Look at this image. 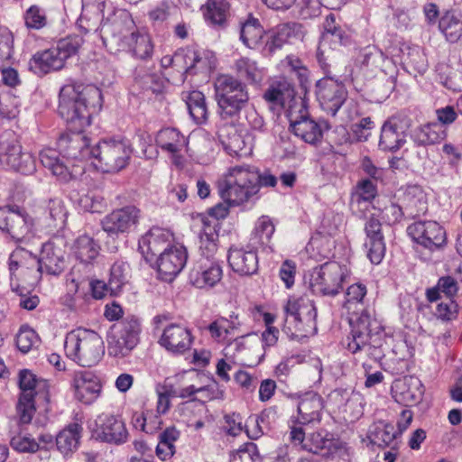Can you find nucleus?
I'll return each mask as SVG.
<instances>
[{"instance_id": "1", "label": "nucleus", "mask_w": 462, "mask_h": 462, "mask_svg": "<svg viewBox=\"0 0 462 462\" xmlns=\"http://www.w3.org/2000/svg\"><path fill=\"white\" fill-rule=\"evenodd\" d=\"M365 295L366 287L361 283L352 284L346 290L344 308L350 315L351 327L346 348L352 354L365 353L368 357L378 360L383 356L378 337L380 325L362 308Z\"/></svg>"}, {"instance_id": "2", "label": "nucleus", "mask_w": 462, "mask_h": 462, "mask_svg": "<svg viewBox=\"0 0 462 462\" xmlns=\"http://www.w3.org/2000/svg\"><path fill=\"white\" fill-rule=\"evenodd\" d=\"M100 35L112 54L130 51L135 58L148 60L153 53V45L147 33L138 32L131 15L118 11L101 23Z\"/></svg>"}, {"instance_id": "3", "label": "nucleus", "mask_w": 462, "mask_h": 462, "mask_svg": "<svg viewBox=\"0 0 462 462\" xmlns=\"http://www.w3.org/2000/svg\"><path fill=\"white\" fill-rule=\"evenodd\" d=\"M57 145L60 151L44 148L40 152L39 159L60 181L69 182L83 171L79 165L73 164L71 160L92 159L93 146H90L89 139L81 131L74 129L71 133L62 134Z\"/></svg>"}, {"instance_id": "4", "label": "nucleus", "mask_w": 462, "mask_h": 462, "mask_svg": "<svg viewBox=\"0 0 462 462\" xmlns=\"http://www.w3.org/2000/svg\"><path fill=\"white\" fill-rule=\"evenodd\" d=\"M277 178L270 171L260 172L259 169L247 164L228 169L217 181L220 198L230 206H241L254 199L261 187H275Z\"/></svg>"}, {"instance_id": "5", "label": "nucleus", "mask_w": 462, "mask_h": 462, "mask_svg": "<svg viewBox=\"0 0 462 462\" xmlns=\"http://www.w3.org/2000/svg\"><path fill=\"white\" fill-rule=\"evenodd\" d=\"M100 99L101 92L94 86L66 85L60 91L58 113L71 129L81 131L90 125L91 108Z\"/></svg>"}, {"instance_id": "6", "label": "nucleus", "mask_w": 462, "mask_h": 462, "mask_svg": "<svg viewBox=\"0 0 462 462\" xmlns=\"http://www.w3.org/2000/svg\"><path fill=\"white\" fill-rule=\"evenodd\" d=\"M64 350L69 359L83 367H90L99 362L105 353V346L98 333L77 328L66 335Z\"/></svg>"}, {"instance_id": "7", "label": "nucleus", "mask_w": 462, "mask_h": 462, "mask_svg": "<svg viewBox=\"0 0 462 462\" xmlns=\"http://www.w3.org/2000/svg\"><path fill=\"white\" fill-rule=\"evenodd\" d=\"M83 42V38L79 35L60 39L55 45L39 51L32 57L29 61L31 70L42 76L61 69L66 60L78 53Z\"/></svg>"}, {"instance_id": "8", "label": "nucleus", "mask_w": 462, "mask_h": 462, "mask_svg": "<svg viewBox=\"0 0 462 462\" xmlns=\"http://www.w3.org/2000/svg\"><path fill=\"white\" fill-rule=\"evenodd\" d=\"M284 311L283 331L291 338L308 337L317 332V310L309 298H290Z\"/></svg>"}, {"instance_id": "9", "label": "nucleus", "mask_w": 462, "mask_h": 462, "mask_svg": "<svg viewBox=\"0 0 462 462\" xmlns=\"http://www.w3.org/2000/svg\"><path fill=\"white\" fill-rule=\"evenodd\" d=\"M215 97L222 118L237 116L249 101L247 87L231 75H220L214 82Z\"/></svg>"}, {"instance_id": "10", "label": "nucleus", "mask_w": 462, "mask_h": 462, "mask_svg": "<svg viewBox=\"0 0 462 462\" xmlns=\"http://www.w3.org/2000/svg\"><path fill=\"white\" fill-rule=\"evenodd\" d=\"M21 395L17 403V412L21 422L29 423L35 411V399L49 402V382L38 378L28 369L19 373Z\"/></svg>"}, {"instance_id": "11", "label": "nucleus", "mask_w": 462, "mask_h": 462, "mask_svg": "<svg viewBox=\"0 0 462 462\" xmlns=\"http://www.w3.org/2000/svg\"><path fill=\"white\" fill-rule=\"evenodd\" d=\"M348 274L346 265L329 261L313 268L305 275V279H308L309 286L314 293L335 296L342 290Z\"/></svg>"}, {"instance_id": "12", "label": "nucleus", "mask_w": 462, "mask_h": 462, "mask_svg": "<svg viewBox=\"0 0 462 462\" xmlns=\"http://www.w3.org/2000/svg\"><path fill=\"white\" fill-rule=\"evenodd\" d=\"M140 321L129 316L111 326L107 334L108 355L123 358L131 354L139 343Z\"/></svg>"}, {"instance_id": "13", "label": "nucleus", "mask_w": 462, "mask_h": 462, "mask_svg": "<svg viewBox=\"0 0 462 462\" xmlns=\"http://www.w3.org/2000/svg\"><path fill=\"white\" fill-rule=\"evenodd\" d=\"M131 152L125 141H103L93 146L92 159L98 161L104 171H118L126 166Z\"/></svg>"}, {"instance_id": "14", "label": "nucleus", "mask_w": 462, "mask_h": 462, "mask_svg": "<svg viewBox=\"0 0 462 462\" xmlns=\"http://www.w3.org/2000/svg\"><path fill=\"white\" fill-rule=\"evenodd\" d=\"M0 164L22 174H31L35 171L33 157L23 152L22 147L13 133H5L0 143Z\"/></svg>"}, {"instance_id": "15", "label": "nucleus", "mask_w": 462, "mask_h": 462, "mask_svg": "<svg viewBox=\"0 0 462 462\" xmlns=\"http://www.w3.org/2000/svg\"><path fill=\"white\" fill-rule=\"evenodd\" d=\"M319 105L327 114L335 116L347 98V91L338 79L328 76L319 79L316 85Z\"/></svg>"}, {"instance_id": "16", "label": "nucleus", "mask_w": 462, "mask_h": 462, "mask_svg": "<svg viewBox=\"0 0 462 462\" xmlns=\"http://www.w3.org/2000/svg\"><path fill=\"white\" fill-rule=\"evenodd\" d=\"M141 218V210L133 205L113 210L101 220L102 229L110 236L131 232Z\"/></svg>"}, {"instance_id": "17", "label": "nucleus", "mask_w": 462, "mask_h": 462, "mask_svg": "<svg viewBox=\"0 0 462 462\" xmlns=\"http://www.w3.org/2000/svg\"><path fill=\"white\" fill-rule=\"evenodd\" d=\"M291 131L304 142L315 144L322 138L323 128H328L326 122L318 123L311 119L306 108L301 106L299 114L291 107L288 113Z\"/></svg>"}, {"instance_id": "18", "label": "nucleus", "mask_w": 462, "mask_h": 462, "mask_svg": "<svg viewBox=\"0 0 462 462\" xmlns=\"http://www.w3.org/2000/svg\"><path fill=\"white\" fill-rule=\"evenodd\" d=\"M407 233L414 242L431 252L446 244V231L436 221H416L407 227Z\"/></svg>"}, {"instance_id": "19", "label": "nucleus", "mask_w": 462, "mask_h": 462, "mask_svg": "<svg viewBox=\"0 0 462 462\" xmlns=\"http://www.w3.org/2000/svg\"><path fill=\"white\" fill-rule=\"evenodd\" d=\"M306 443L303 446V450L331 457L332 459L341 458L343 462H350L349 449L346 443L332 438L329 433L321 431L311 433L307 437Z\"/></svg>"}, {"instance_id": "20", "label": "nucleus", "mask_w": 462, "mask_h": 462, "mask_svg": "<svg viewBox=\"0 0 462 462\" xmlns=\"http://www.w3.org/2000/svg\"><path fill=\"white\" fill-rule=\"evenodd\" d=\"M93 437L102 442L122 445L128 439V430L122 419L112 414H102L95 420V426L89 427Z\"/></svg>"}, {"instance_id": "21", "label": "nucleus", "mask_w": 462, "mask_h": 462, "mask_svg": "<svg viewBox=\"0 0 462 462\" xmlns=\"http://www.w3.org/2000/svg\"><path fill=\"white\" fill-rule=\"evenodd\" d=\"M0 229L22 243L31 230L30 217L18 206L0 207Z\"/></svg>"}, {"instance_id": "22", "label": "nucleus", "mask_w": 462, "mask_h": 462, "mask_svg": "<svg viewBox=\"0 0 462 462\" xmlns=\"http://www.w3.org/2000/svg\"><path fill=\"white\" fill-rule=\"evenodd\" d=\"M324 32L321 35L317 51V57L319 62L325 60L328 51L337 50L350 42V36L346 31L336 23L334 14L326 17L323 23Z\"/></svg>"}, {"instance_id": "23", "label": "nucleus", "mask_w": 462, "mask_h": 462, "mask_svg": "<svg viewBox=\"0 0 462 462\" xmlns=\"http://www.w3.org/2000/svg\"><path fill=\"white\" fill-rule=\"evenodd\" d=\"M187 260L188 253L184 246L171 245L156 258L160 278L165 282H171L183 270Z\"/></svg>"}, {"instance_id": "24", "label": "nucleus", "mask_w": 462, "mask_h": 462, "mask_svg": "<svg viewBox=\"0 0 462 462\" xmlns=\"http://www.w3.org/2000/svg\"><path fill=\"white\" fill-rule=\"evenodd\" d=\"M219 139L225 151L231 156H246L252 152L254 138L245 129L226 126L221 130Z\"/></svg>"}, {"instance_id": "25", "label": "nucleus", "mask_w": 462, "mask_h": 462, "mask_svg": "<svg viewBox=\"0 0 462 462\" xmlns=\"http://www.w3.org/2000/svg\"><path fill=\"white\" fill-rule=\"evenodd\" d=\"M223 276L222 266L217 259H199L189 273V281L197 288H212Z\"/></svg>"}, {"instance_id": "26", "label": "nucleus", "mask_w": 462, "mask_h": 462, "mask_svg": "<svg viewBox=\"0 0 462 462\" xmlns=\"http://www.w3.org/2000/svg\"><path fill=\"white\" fill-rule=\"evenodd\" d=\"M39 261V275L46 273L50 275H59L65 268V250L62 247V242L49 241L43 244Z\"/></svg>"}, {"instance_id": "27", "label": "nucleus", "mask_w": 462, "mask_h": 462, "mask_svg": "<svg viewBox=\"0 0 462 462\" xmlns=\"http://www.w3.org/2000/svg\"><path fill=\"white\" fill-rule=\"evenodd\" d=\"M156 143L171 155L174 165L183 167L184 158L181 153L187 150L188 146V138L183 134L176 128H163L158 132Z\"/></svg>"}, {"instance_id": "28", "label": "nucleus", "mask_w": 462, "mask_h": 462, "mask_svg": "<svg viewBox=\"0 0 462 462\" xmlns=\"http://www.w3.org/2000/svg\"><path fill=\"white\" fill-rule=\"evenodd\" d=\"M171 235L169 231L152 227L139 240V249L146 261L152 262L170 249Z\"/></svg>"}, {"instance_id": "29", "label": "nucleus", "mask_w": 462, "mask_h": 462, "mask_svg": "<svg viewBox=\"0 0 462 462\" xmlns=\"http://www.w3.org/2000/svg\"><path fill=\"white\" fill-rule=\"evenodd\" d=\"M38 257L30 249L18 245L9 256V270L11 275L32 276L39 278Z\"/></svg>"}, {"instance_id": "30", "label": "nucleus", "mask_w": 462, "mask_h": 462, "mask_svg": "<svg viewBox=\"0 0 462 462\" xmlns=\"http://www.w3.org/2000/svg\"><path fill=\"white\" fill-rule=\"evenodd\" d=\"M159 344L172 354H183L191 346V333L183 326L171 324L163 329Z\"/></svg>"}, {"instance_id": "31", "label": "nucleus", "mask_w": 462, "mask_h": 462, "mask_svg": "<svg viewBox=\"0 0 462 462\" xmlns=\"http://www.w3.org/2000/svg\"><path fill=\"white\" fill-rule=\"evenodd\" d=\"M74 394L84 404L93 403L100 395L99 379L90 371L76 372L73 378Z\"/></svg>"}, {"instance_id": "32", "label": "nucleus", "mask_w": 462, "mask_h": 462, "mask_svg": "<svg viewBox=\"0 0 462 462\" xmlns=\"http://www.w3.org/2000/svg\"><path fill=\"white\" fill-rule=\"evenodd\" d=\"M393 393L398 402L405 406H412L421 401L424 390L419 378L410 376L397 381L393 386Z\"/></svg>"}, {"instance_id": "33", "label": "nucleus", "mask_w": 462, "mask_h": 462, "mask_svg": "<svg viewBox=\"0 0 462 462\" xmlns=\"http://www.w3.org/2000/svg\"><path fill=\"white\" fill-rule=\"evenodd\" d=\"M232 270L240 275H252L258 270V256L255 251L230 247L227 255Z\"/></svg>"}, {"instance_id": "34", "label": "nucleus", "mask_w": 462, "mask_h": 462, "mask_svg": "<svg viewBox=\"0 0 462 462\" xmlns=\"http://www.w3.org/2000/svg\"><path fill=\"white\" fill-rule=\"evenodd\" d=\"M405 142V129L397 118H391L383 125L379 141L382 150L397 151Z\"/></svg>"}, {"instance_id": "35", "label": "nucleus", "mask_w": 462, "mask_h": 462, "mask_svg": "<svg viewBox=\"0 0 462 462\" xmlns=\"http://www.w3.org/2000/svg\"><path fill=\"white\" fill-rule=\"evenodd\" d=\"M322 408V399L319 394L315 393H306L298 404V423L305 425L319 421Z\"/></svg>"}, {"instance_id": "36", "label": "nucleus", "mask_w": 462, "mask_h": 462, "mask_svg": "<svg viewBox=\"0 0 462 462\" xmlns=\"http://www.w3.org/2000/svg\"><path fill=\"white\" fill-rule=\"evenodd\" d=\"M74 253L76 257L79 260V263L75 265L70 273L76 275L77 271H80L81 267H86V264L94 260L99 253V246L88 236H80L77 238L74 245Z\"/></svg>"}, {"instance_id": "37", "label": "nucleus", "mask_w": 462, "mask_h": 462, "mask_svg": "<svg viewBox=\"0 0 462 462\" xmlns=\"http://www.w3.org/2000/svg\"><path fill=\"white\" fill-rule=\"evenodd\" d=\"M82 425L79 422L69 423L56 436L57 448L64 455L71 454L79 445L82 434Z\"/></svg>"}, {"instance_id": "38", "label": "nucleus", "mask_w": 462, "mask_h": 462, "mask_svg": "<svg viewBox=\"0 0 462 462\" xmlns=\"http://www.w3.org/2000/svg\"><path fill=\"white\" fill-rule=\"evenodd\" d=\"M263 97L272 110L281 109L293 97V88L285 80L275 81L265 89Z\"/></svg>"}, {"instance_id": "39", "label": "nucleus", "mask_w": 462, "mask_h": 462, "mask_svg": "<svg viewBox=\"0 0 462 462\" xmlns=\"http://www.w3.org/2000/svg\"><path fill=\"white\" fill-rule=\"evenodd\" d=\"M439 30L447 42L455 43L462 38V18L454 11L445 12L439 20Z\"/></svg>"}, {"instance_id": "40", "label": "nucleus", "mask_w": 462, "mask_h": 462, "mask_svg": "<svg viewBox=\"0 0 462 462\" xmlns=\"http://www.w3.org/2000/svg\"><path fill=\"white\" fill-rule=\"evenodd\" d=\"M418 145H431L441 142L446 137V133L437 123H430L417 127L411 135Z\"/></svg>"}, {"instance_id": "41", "label": "nucleus", "mask_w": 462, "mask_h": 462, "mask_svg": "<svg viewBox=\"0 0 462 462\" xmlns=\"http://www.w3.org/2000/svg\"><path fill=\"white\" fill-rule=\"evenodd\" d=\"M183 98L192 119L197 124L205 123L208 119V111L204 94L200 91L193 90L183 93Z\"/></svg>"}, {"instance_id": "42", "label": "nucleus", "mask_w": 462, "mask_h": 462, "mask_svg": "<svg viewBox=\"0 0 462 462\" xmlns=\"http://www.w3.org/2000/svg\"><path fill=\"white\" fill-rule=\"evenodd\" d=\"M85 282L84 279L76 277L74 273H69L67 276V290L75 293L74 304H72V311L85 312L88 310L89 302L93 300L86 291H81V287Z\"/></svg>"}, {"instance_id": "43", "label": "nucleus", "mask_w": 462, "mask_h": 462, "mask_svg": "<svg viewBox=\"0 0 462 462\" xmlns=\"http://www.w3.org/2000/svg\"><path fill=\"white\" fill-rule=\"evenodd\" d=\"M264 31L258 19L249 18L245 21L240 30V39L249 49H256L261 45Z\"/></svg>"}, {"instance_id": "44", "label": "nucleus", "mask_w": 462, "mask_h": 462, "mask_svg": "<svg viewBox=\"0 0 462 462\" xmlns=\"http://www.w3.org/2000/svg\"><path fill=\"white\" fill-rule=\"evenodd\" d=\"M399 436L393 424L378 421L368 431L370 441L377 446H389Z\"/></svg>"}, {"instance_id": "45", "label": "nucleus", "mask_w": 462, "mask_h": 462, "mask_svg": "<svg viewBox=\"0 0 462 462\" xmlns=\"http://www.w3.org/2000/svg\"><path fill=\"white\" fill-rule=\"evenodd\" d=\"M414 194L409 191L405 195L404 212L407 218H415L428 210L425 195L419 189H413Z\"/></svg>"}, {"instance_id": "46", "label": "nucleus", "mask_w": 462, "mask_h": 462, "mask_svg": "<svg viewBox=\"0 0 462 462\" xmlns=\"http://www.w3.org/2000/svg\"><path fill=\"white\" fill-rule=\"evenodd\" d=\"M46 211L49 215L51 221L49 225L51 226L59 229L65 226L69 212L61 199H51L46 206Z\"/></svg>"}, {"instance_id": "47", "label": "nucleus", "mask_w": 462, "mask_h": 462, "mask_svg": "<svg viewBox=\"0 0 462 462\" xmlns=\"http://www.w3.org/2000/svg\"><path fill=\"white\" fill-rule=\"evenodd\" d=\"M218 234L215 227L206 226L203 233L200 235L199 250L201 257L199 259H217L215 254L217 251Z\"/></svg>"}, {"instance_id": "48", "label": "nucleus", "mask_w": 462, "mask_h": 462, "mask_svg": "<svg viewBox=\"0 0 462 462\" xmlns=\"http://www.w3.org/2000/svg\"><path fill=\"white\" fill-rule=\"evenodd\" d=\"M127 264L123 261H116L110 268L108 289L111 295H117L122 291L126 282Z\"/></svg>"}, {"instance_id": "49", "label": "nucleus", "mask_w": 462, "mask_h": 462, "mask_svg": "<svg viewBox=\"0 0 462 462\" xmlns=\"http://www.w3.org/2000/svg\"><path fill=\"white\" fill-rule=\"evenodd\" d=\"M235 69L239 77L248 82L256 83L261 79V72L256 61L249 58H240L235 63Z\"/></svg>"}, {"instance_id": "50", "label": "nucleus", "mask_w": 462, "mask_h": 462, "mask_svg": "<svg viewBox=\"0 0 462 462\" xmlns=\"http://www.w3.org/2000/svg\"><path fill=\"white\" fill-rule=\"evenodd\" d=\"M274 230V225L271 218L267 216H262L255 224L254 239H256L260 245H268Z\"/></svg>"}, {"instance_id": "51", "label": "nucleus", "mask_w": 462, "mask_h": 462, "mask_svg": "<svg viewBox=\"0 0 462 462\" xmlns=\"http://www.w3.org/2000/svg\"><path fill=\"white\" fill-rule=\"evenodd\" d=\"M14 37L5 27H0V68L12 64Z\"/></svg>"}, {"instance_id": "52", "label": "nucleus", "mask_w": 462, "mask_h": 462, "mask_svg": "<svg viewBox=\"0 0 462 462\" xmlns=\"http://www.w3.org/2000/svg\"><path fill=\"white\" fill-rule=\"evenodd\" d=\"M228 4L225 0H208L205 16L215 24H222L226 21Z\"/></svg>"}, {"instance_id": "53", "label": "nucleus", "mask_w": 462, "mask_h": 462, "mask_svg": "<svg viewBox=\"0 0 462 462\" xmlns=\"http://www.w3.org/2000/svg\"><path fill=\"white\" fill-rule=\"evenodd\" d=\"M259 460L258 448L253 442L243 444L230 456V462H258Z\"/></svg>"}, {"instance_id": "54", "label": "nucleus", "mask_w": 462, "mask_h": 462, "mask_svg": "<svg viewBox=\"0 0 462 462\" xmlns=\"http://www.w3.org/2000/svg\"><path fill=\"white\" fill-rule=\"evenodd\" d=\"M458 305L453 299H447L445 301H440L435 310L437 319L442 321H452L457 318Z\"/></svg>"}, {"instance_id": "55", "label": "nucleus", "mask_w": 462, "mask_h": 462, "mask_svg": "<svg viewBox=\"0 0 462 462\" xmlns=\"http://www.w3.org/2000/svg\"><path fill=\"white\" fill-rule=\"evenodd\" d=\"M37 341L35 331L26 326H23L16 336V346L23 353L29 352Z\"/></svg>"}, {"instance_id": "56", "label": "nucleus", "mask_w": 462, "mask_h": 462, "mask_svg": "<svg viewBox=\"0 0 462 462\" xmlns=\"http://www.w3.org/2000/svg\"><path fill=\"white\" fill-rule=\"evenodd\" d=\"M11 447L23 453H35L40 448V444L32 438L26 435H16L11 439Z\"/></svg>"}, {"instance_id": "57", "label": "nucleus", "mask_w": 462, "mask_h": 462, "mask_svg": "<svg viewBox=\"0 0 462 462\" xmlns=\"http://www.w3.org/2000/svg\"><path fill=\"white\" fill-rule=\"evenodd\" d=\"M374 127V122L370 117H364L359 123L354 124L351 126V136L356 142H365L371 134V130Z\"/></svg>"}, {"instance_id": "58", "label": "nucleus", "mask_w": 462, "mask_h": 462, "mask_svg": "<svg viewBox=\"0 0 462 462\" xmlns=\"http://www.w3.org/2000/svg\"><path fill=\"white\" fill-rule=\"evenodd\" d=\"M25 24L28 28L41 29L46 24L44 12L37 5H32L24 15Z\"/></svg>"}, {"instance_id": "59", "label": "nucleus", "mask_w": 462, "mask_h": 462, "mask_svg": "<svg viewBox=\"0 0 462 462\" xmlns=\"http://www.w3.org/2000/svg\"><path fill=\"white\" fill-rule=\"evenodd\" d=\"M362 56V64L371 68L381 67L385 60L383 52L374 46L365 48Z\"/></svg>"}, {"instance_id": "60", "label": "nucleus", "mask_w": 462, "mask_h": 462, "mask_svg": "<svg viewBox=\"0 0 462 462\" xmlns=\"http://www.w3.org/2000/svg\"><path fill=\"white\" fill-rule=\"evenodd\" d=\"M176 10V6L172 2L162 1L155 8L149 12L150 19L156 23H162L166 21L173 11Z\"/></svg>"}, {"instance_id": "61", "label": "nucleus", "mask_w": 462, "mask_h": 462, "mask_svg": "<svg viewBox=\"0 0 462 462\" xmlns=\"http://www.w3.org/2000/svg\"><path fill=\"white\" fill-rule=\"evenodd\" d=\"M198 57L194 62V75L208 74L215 68V59L208 51H197Z\"/></svg>"}, {"instance_id": "62", "label": "nucleus", "mask_w": 462, "mask_h": 462, "mask_svg": "<svg viewBox=\"0 0 462 462\" xmlns=\"http://www.w3.org/2000/svg\"><path fill=\"white\" fill-rule=\"evenodd\" d=\"M367 257L374 264H378L382 262L385 254V245L383 239H369L366 243Z\"/></svg>"}, {"instance_id": "63", "label": "nucleus", "mask_w": 462, "mask_h": 462, "mask_svg": "<svg viewBox=\"0 0 462 462\" xmlns=\"http://www.w3.org/2000/svg\"><path fill=\"white\" fill-rule=\"evenodd\" d=\"M403 217H406L404 209L395 203L386 205L382 210V217L389 225L400 222Z\"/></svg>"}, {"instance_id": "64", "label": "nucleus", "mask_w": 462, "mask_h": 462, "mask_svg": "<svg viewBox=\"0 0 462 462\" xmlns=\"http://www.w3.org/2000/svg\"><path fill=\"white\" fill-rule=\"evenodd\" d=\"M301 29L302 26L300 23H287L278 25L275 31L287 42L291 38L300 37L301 35Z\"/></svg>"}]
</instances>
